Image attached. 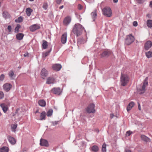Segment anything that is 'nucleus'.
Returning a JSON list of instances; mask_svg holds the SVG:
<instances>
[{
  "mask_svg": "<svg viewBox=\"0 0 152 152\" xmlns=\"http://www.w3.org/2000/svg\"><path fill=\"white\" fill-rule=\"evenodd\" d=\"M94 107L95 105L94 104H90L86 108L87 112L88 113H95V110L94 109Z\"/></svg>",
  "mask_w": 152,
  "mask_h": 152,
  "instance_id": "obj_5",
  "label": "nucleus"
},
{
  "mask_svg": "<svg viewBox=\"0 0 152 152\" xmlns=\"http://www.w3.org/2000/svg\"><path fill=\"white\" fill-rule=\"evenodd\" d=\"M38 104L39 106L44 107L46 105V102L43 99L39 100L38 101Z\"/></svg>",
  "mask_w": 152,
  "mask_h": 152,
  "instance_id": "obj_21",
  "label": "nucleus"
},
{
  "mask_svg": "<svg viewBox=\"0 0 152 152\" xmlns=\"http://www.w3.org/2000/svg\"><path fill=\"white\" fill-rule=\"evenodd\" d=\"M55 80L54 77H49L47 79L46 83L50 84L55 83Z\"/></svg>",
  "mask_w": 152,
  "mask_h": 152,
  "instance_id": "obj_16",
  "label": "nucleus"
},
{
  "mask_svg": "<svg viewBox=\"0 0 152 152\" xmlns=\"http://www.w3.org/2000/svg\"><path fill=\"white\" fill-rule=\"evenodd\" d=\"M67 38V34L66 33H65L62 35L61 37V41L62 44H65L66 43Z\"/></svg>",
  "mask_w": 152,
  "mask_h": 152,
  "instance_id": "obj_13",
  "label": "nucleus"
},
{
  "mask_svg": "<svg viewBox=\"0 0 152 152\" xmlns=\"http://www.w3.org/2000/svg\"><path fill=\"white\" fill-rule=\"evenodd\" d=\"M61 68V65L58 64H54L53 66V69L56 71H58L60 70Z\"/></svg>",
  "mask_w": 152,
  "mask_h": 152,
  "instance_id": "obj_17",
  "label": "nucleus"
},
{
  "mask_svg": "<svg viewBox=\"0 0 152 152\" xmlns=\"http://www.w3.org/2000/svg\"><path fill=\"white\" fill-rule=\"evenodd\" d=\"M83 30L86 31L84 27L81 25L77 23L74 25L72 31L77 37H79L82 34Z\"/></svg>",
  "mask_w": 152,
  "mask_h": 152,
  "instance_id": "obj_1",
  "label": "nucleus"
},
{
  "mask_svg": "<svg viewBox=\"0 0 152 152\" xmlns=\"http://www.w3.org/2000/svg\"><path fill=\"white\" fill-rule=\"evenodd\" d=\"M40 145L41 146L47 147L49 146L48 142L44 139H41L40 140Z\"/></svg>",
  "mask_w": 152,
  "mask_h": 152,
  "instance_id": "obj_8",
  "label": "nucleus"
},
{
  "mask_svg": "<svg viewBox=\"0 0 152 152\" xmlns=\"http://www.w3.org/2000/svg\"><path fill=\"white\" fill-rule=\"evenodd\" d=\"M30 1H34V0H29Z\"/></svg>",
  "mask_w": 152,
  "mask_h": 152,
  "instance_id": "obj_62",
  "label": "nucleus"
},
{
  "mask_svg": "<svg viewBox=\"0 0 152 152\" xmlns=\"http://www.w3.org/2000/svg\"><path fill=\"white\" fill-rule=\"evenodd\" d=\"M102 151L103 152H106V145L105 144H103L102 146Z\"/></svg>",
  "mask_w": 152,
  "mask_h": 152,
  "instance_id": "obj_38",
  "label": "nucleus"
},
{
  "mask_svg": "<svg viewBox=\"0 0 152 152\" xmlns=\"http://www.w3.org/2000/svg\"><path fill=\"white\" fill-rule=\"evenodd\" d=\"M58 121H52L51 123L53 126H55L58 124Z\"/></svg>",
  "mask_w": 152,
  "mask_h": 152,
  "instance_id": "obj_46",
  "label": "nucleus"
},
{
  "mask_svg": "<svg viewBox=\"0 0 152 152\" xmlns=\"http://www.w3.org/2000/svg\"><path fill=\"white\" fill-rule=\"evenodd\" d=\"M148 77H146L145 78V79L144 80L143 84L145 85L146 86L148 85Z\"/></svg>",
  "mask_w": 152,
  "mask_h": 152,
  "instance_id": "obj_41",
  "label": "nucleus"
},
{
  "mask_svg": "<svg viewBox=\"0 0 152 152\" xmlns=\"http://www.w3.org/2000/svg\"><path fill=\"white\" fill-rule=\"evenodd\" d=\"M51 51V49H50V50L49 51L45 52L44 53H42V56L43 57H45L47 56L50 53V52Z\"/></svg>",
  "mask_w": 152,
  "mask_h": 152,
  "instance_id": "obj_31",
  "label": "nucleus"
},
{
  "mask_svg": "<svg viewBox=\"0 0 152 152\" xmlns=\"http://www.w3.org/2000/svg\"><path fill=\"white\" fill-rule=\"evenodd\" d=\"M113 0V1L114 2L117 3V2H118V0Z\"/></svg>",
  "mask_w": 152,
  "mask_h": 152,
  "instance_id": "obj_60",
  "label": "nucleus"
},
{
  "mask_svg": "<svg viewBox=\"0 0 152 152\" xmlns=\"http://www.w3.org/2000/svg\"><path fill=\"white\" fill-rule=\"evenodd\" d=\"M149 6L151 8H152V1L150 2Z\"/></svg>",
  "mask_w": 152,
  "mask_h": 152,
  "instance_id": "obj_53",
  "label": "nucleus"
},
{
  "mask_svg": "<svg viewBox=\"0 0 152 152\" xmlns=\"http://www.w3.org/2000/svg\"><path fill=\"white\" fill-rule=\"evenodd\" d=\"M21 27L20 25L19 24H17L15 28V33H18L19 31V29Z\"/></svg>",
  "mask_w": 152,
  "mask_h": 152,
  "instance_id": "obj_36",
  "label": "nucleus"
},
{
  "mask_svg": "<svg viewBox=\"0 0 152 152\" xmlns=\"http://www.w3.org/2000/svg\"><path fill=\"white\" fill-rule=\"evenodd\" d=\"M111 54V52L110 51L107 50L104 51L101 55L102 57H107L109 56Z\"/></svg>",
  "mask_w": 152,
  "mask_h": 152,
  "instance_id": "obj_18",
  "label": "nucleus"
},
{
  "mask_svg": "<svg viewBox=\"0 0 152 152\" xmlns=\"http://www.w3.org/2000/svg\"><path fill=\"white\" fill-rule=\"evenodd\" d=\"M64 7V6L63 5H62L61 6H60L59 8L60 9H62Z\"/></svg>",
  "mask_w": 152,
  "mask_h": 152,
  "instance_id": "obj_59",
  "label": "nucleus"
},
{
  "mask_svg": "<svg viewBox=\"0 0 152 152\" xmlns=\"http://www.w3.org/2000/svg\"><path fill=\"white\" fill-rule=\"evenodd\" d=\"M4 74H1L0 76V80L3 81L4 78Z\"/></svg>",
  "mask_w": 152,
  "mask_h": 152,
  "instance_id": "obj_44",
  "label": "nucleus"
},
{
  "mask_svg": "<svg viewBox=\"0 0 152 152\" xmlns=\"http://www.w3.org/2000/svg\"><path fill=\"white\" fill-rule=\"evenodd\" d=\"M3 17L5 18H8L10 17L8 13L6 11H4L3 12Z\"/></svg>",
  "mask_w": 152,
  "mask_h": 152,
  "instance_id": "obj_32",
  "label": "nucleus"
},
{
  "mask_svg": "<svg viewBox=\"0 0 152 152\" xmlns=\"http://www.w3.org/2000/svg\"><path fill=\"white\" fill-rule=\"evenodd\" d=\"M0 106L1 107L3 111L5 113L7 110V106L4 103L1 104H0Z\"/></svg>",
  "mask_w": 152,
  "mask_h": 152,
  "instance_id": "obj_22",
  "label": "nucleus"
},
{
  "mask_svg": "<svg viewBox=\"0 0 152 152\" xmlns=\"http://www.w3.org/2000/svg\"><path fill=\"white\" fill-rule=\"evenodd\" d=\"M145 55L146 57L149 58L152 57V52L149 51L145 53Z\"/></svg>",
  "mask_w": 152,
  "mask_h": 152,
  "instance_id": "obj_33",
  "label": "nucleus"
},
{
  "mask_svg": "<svg viewBox=\"0 0 152 152\" xmlns=\"http://www.w3.org/2000/svg\"><path fill=\"white\" fill-rule=\"evenodd\" d=\"M132 133V132L130 131H127L126 132V135L127 136H129Z\"/></svg>",
  "mask_w": 152,
  "mask_h": 152,
  "instance_id": "obj_47",
  "label": "nucleus"
},
{
  "mask_svg": "<svg viewBox=\"0 0 152 152\" xmlns=\"http://www.w3.org/2000/svg\"><path fill=\"white\" fill-rule=\"evenodd\" d=\"M23 20V17L21 16L19 17L17 19L15 20V21L17 23L21 22Z\"/></svg>",
  "mask_w": 152,
  "mask_h": 152,
  "instance_id": "obj_37",
  "label": "nucleus"
},
{
  "mask_svg": "<svg viewBox=\"0 0 152 152\" xmlns=\"http://www.w3.org/2000/svg\"><path fill=\"white\" fill-rule=\"evenodd\" d=\"M140 137L141 139L145 142H151L150 139L144 135H142Z\"/></svg>",
  "mask_w": 152,
  "mask_h": 152,
  "instance_id": "obj_19",
  "label": "nucleus"
},
{
  "mask_svg": "<svg viewBox=\"0 0 152 152\" xmlns=\"http://www.w3.org/2000/svg\"><path fill=\"white\" fill-rule=\"evenodd\" d=\"M24 36V34L22 33H18L16 35V38L19 40L22 39Z\"/></svg>",
  "mask_w": 152,
  "mask_h": 152,
  "instance_id": "obj_25",
  "label": "nucleus"
},
{
  "mask_svg": "<svg viewBox=\"0 0 152 152\" xmlns=\"http://www.w3.org/2000/svg\"><path fill=\"white\" fill-rule=\"evenodd\" d=\"M62 0H56V1L57 4H61Z\"/></svg>",
  "mask_w": 152,
  "mask_h": 152,
  "instance_id": "obj_52",
  "label": "nucleus"
},
{
  "mask_svg": "<svg viewBox=\"0 0 152 152\" xmlns=\"http://www.w3.org/2000/svg\"><path fill=\"white\" fill-rule=\"evenodd\" d=\"M133 25L134 26H137V22L136 21H134L133 22Z\"/></svg>",
  "mask_w": 152,
  "mask_h": 152,
  "instance_id": "obj_50",
  "label": "nucleus"
},
{
  "mask_svg": "<svg viewBox=\"0 0 152 152\" xmlns=\"http://www.w3.org/2000/svg\"><path fill=\"white\" fill-rule=\"evenodd\" d=\"M48 46V42L45 41L43 40L42 44V47L44 49H46Z\"/></svg>",
  "mask_w": 152,
  "mask_h": 152,
  "instance_id": "obj_29",
  "label": "nucleus"
},
{
  "mask_svg": "<svg viewBox=\"0 0 152 152\" xmlns=\"http://www.w3.org/2000/svg\"><path fill=\"white\" fill-rule=\"evenodd\" d=\"M9 151V148L6 146H3L0 148V152H8Z\"/></svg>",
  "mask_w": 152,
  "mask_h": 152,
  "instance_id": "obj_23",
  "label": "nucleus"
},
{
  "mask_svg": "<svg viewBox=\"0 0 152 152\" xmlns=\"http://www.w3.org/2000/svg\"><path fill=\"white\" fill-rule=\"evenodd\" d=\"M86 39V37L85 38L81 37L78 38L77 39V44L80 45L84 44L87 41Z\"/></svg>",
  "mask_w": 152,
  "mask_h": 152,
  "instance_id": "obj_11",
  "label": "nucleus"
},
{
  "mask_svg": "<svg viewBox=\"0 0 152 152\" xmlns=\"http://www.w3.org/2000/svg\"><path fill=\"white\" fill-rule=\"evenodd\" d=\"M120 81L121 84L123 86H125L128 83L129 78L128 76L125 74L122 73L121 76Z\"/></svg>",
  "mask_w": 152,
  "mask_h": 152,
  "instance_id": "obj_2",
  "label": "nucleus"
},
{
  "mask_svg": "<svg viewBox=\"0 0 152 152\" xmlns=\"http://www.w3.org/2000/svg\"><path fill=\"white\" fill-rule=\"evenodd\" d=\"M96 131H97V132H99V130H98V129H97V130H96Z\"/></svg>",
  "mask_w": 152,
  "mask_h": 152,
  "instance_id": "obj_61",
  "label": "nucleus"
},
{
  "mask_svg": "<svg viewBox=\"0 0 152 152\" xmlns=\"http://www.w3.org/2000/svg\"><path fill=\"white\" fill-rule=\"evenodd\" d=\"M7 139L9 142L12 145L15 144L16 142L15 139L12 137L10 136H8L7 137Z\"/></svg>",
  "mask_w": 152,
  "mask_h": 152,
  "instance_id": "obj_15",
  "label": "nucleus"
},
{
  "mask_svg": "<svg viewBox=\"0 0 152 152\" xmlns=\"http://www.w3.org/2000/svg\"><path fill=\"white\" fill-rule=\"evenodd\" d=\"M152 46V42L150 41H148L145 44L144 47L146 50H148Z\"/></svg>",
  "mask_w": 152,
  "mask_h": 152,
  "instance_id": "obj_12",
  "label": "nucleus"
},
{
  "mask_svg": "<svg viewBox=\"0 0 152 152\" xmlns=\"http://www.w3.org/2000/svg\"><path fill=\"white\" fill-rule=\"evenodd\" d=\"M53 113V110L52 109H49L47 112V115L48 116H50Z\"/></svg>",
  "mask_w": 152,
  "mask_h": 152,
  "instance_id": "obj_34",
  "label": "nucleus"
},
{
  "mask_svg": "<svg viewBox=\"0 0 152 152\" xmlns=\"http://www.w3.org/2000/svg\"><path fill=\"white\" fill-rule=\"evenodd\" d=\"M114 116V115L113 114H110V117L111 118H113Z\"/></svg>",
  "mask_w": 152,
  "mask_h": 152,
  "instance_id": "obj_58",
  "label": "nucleus"
},
{
  "mask_svg": "<svg viewBox=\"0 0 152 152\" xmlns=\"http://www.w3.org/2000/svg\"><path fill=\"white\" fill-rule=\"evenodd\" d=\"M147 25L148 28L152 27V20H148L147 21Z\"/></svg>",
  "mask_w": 152,
  "mask_h": 152,
  "instance_id": "obj_30",
  "label": "nucleus"
},
{
  "mask_svg": "<svg viewBox=\"0 0 152 152\" xmlns=\"http://www.w3.org/2000/svg\"><path fill=\"white\" fill-rule=\"evenodd\" d=\"M14 72L12 70H11L10 72H9L8 75L10 77H12L14 75Z\"/></svg>",
  "mask_w": 152,
  "mask_h": 152,
  "instance_id": "obj_43",
  "label": "nucleus"
},
{
  "mask_svg": "<svg viewBox=\"0 0 152 152\" xmlns=\"http://www.w3.org/2000/svg\"><path fill=\"white\" fill-rule=\"evenodd\" d=\"M103 14L108 17H110L112 15V12L110 8L108 7H105L102 10Z\"/></svg>",
  "mask_w": 152,
  "mask_h": 152,
  "instance_id": "obj_3",
  "label": "nucleus"
},
{
  "mask_svg": "<svg viewBox=\"0 0 152 152\" xmlns=\"http://www.w3.org/2000/svg\"><path fill=\"white\" fill-rule=\"evenodd\" d=\"M88 58L85 57L82 60V63L83 64H85L88 62Z\"/></svg>",
  "mask_w": 152,
  "mask_h": 152,
  "instance_id": "obj_35",
  "label": "nucleus"
},
{
  "mask_svg": "<svg viewBox=\"0 0 152 152\" xmlns=\"http://www.w3.org/2000/svg\"><path fill=\"white\" fill-rule=\"evenodd\" d=\"M1 6V2H0V7Z\"/></svg>",
  "mask_w": 152,
  "mask_h": 152,
  "instance_id": "obj_63",
  "label": "nucleus"
},
{
  "mask_svg": "<svg viewBox=\"0 0 152 152\" xmlns=\"http://www.w3.org/2000/svg\"><path fill=\"white\" fill-rule=\"evenodd\" d=\"M83 8L82 6L80 4H79L78 5V8L79 10H81Z\"/></svg>",
  "mask_w": 152,
  "mask_h": 152,
  "instance_id": "obj_49",
  "label": "nucleus"
},
{
  "mask_svg": "<svg viewBox=\"0 0 152 152\" xmlns=\"http://www.w3.org/2000/svg\"><path fill=\"white\" fill-rule=\"evenodd\" d=\"M125 152H132V151L130 150L126 149L125 150Z\"/></svg>",
  "mask_w": 152,
  "mask_h": 152,
  "instance_id": "obj_54",
  "label": "nucleus"
},
{
  "mask_svg": "<svg viewBox=\"0 0 152 152\" xmlns=\"http://www.w3.org/2000/svg\"><path fill=\"white\" fill-rule=\"evenodd\" d=\"M76 15L77 18L78 19L80 17V15H79L76 14Z\"/></svg>",
  "mask_w": 152,
  "mask_h": 152,
  "instance_id": "obj_57",
  "label": "nucleus"
},
{
  "mask_svg": "<svg viewBox=\"0 0 152 152\" xmlns=\"http://www.w3.org/2000/svg\"><path fill=\"white\" fill-rule=\"evenodd\" d=\"M91 149L93 151L96 152L99 150V147L97 145H94L91 147Z\"/></svg>",
  "mask_w": 152,
  "mask_h": 152,
  "instance_id": "obj_28",
  "label": "nucleus"
},
{
  "mask_svg": "<svg viewBox=\"0 0 152 152\" xmlns=\"http://www.w3.org/2000/svg\"><path fill=\"white\" fill-rule=\"evenodd\" d=\"M138 107L139 110H141V107H140V104H139V103L138 104Z\"/></svg>",
  "mask_w": 152,
  "mask_h": 152,
  "instance_id": "obj_56",
  "label": "nucleus"
},
{
  "mask_svg": "<svg viewBox=\"0 0 152 152\" xmlns=\"http://www.w3.org/2000/svg\"><path fill=\"white\" fill-rule=\"evenodd\" d=\"M46 116V113L45 111H43L41 113L40 118V120H45Z\"/></svg>",
  "mask_w": 152,
  "mask_h": 152,
  "instance_id": "obj_27",
  "label": "nucleus"
},
{
  "mask_svg": "<svg viewBox=\"0 0 152 152\" xmlns=\"http://www.w3.org/2000/svg\"><path fill=\"white\" fill-rule=\"evenodd\" d=\"M51 91L54 94L58 95H60L62 92L59 88H53L51 90Z\"/></svg>",
  "mask_w": 152,
  "mask_h": 152,
  "instance_id": "obj_9",
  "label": "nucleus"
},
{
  "mask_svg": "<svg viewBox=\"0 0 152 152\" xmlns=\"http://www.w3.org/2000/svg\"><path fill=\"white\" fill-rule=\"evenodd\" d=\"M135 40L134 36L131 34L127 36L126 39L125 44L127 45H129L133 42Z\"/></svg>",
  "mask_w": 152,
  "mask_h": 152,
  "instance_id": "obj_4",
  "label": "nucleus"
},
{
  "mask_svg": "<svg viewBox=\"0 0 152 152\" xmlns=\"http://www.w3.org/2000/svg\"><path fill=\"white\" fill-rule=\"evenodd\" d=\"M146 86L145 85H144V84L142 86V88L140 89V91H141V94H142L145 92Z\"/></svg>",
  "mask_w": 152,
  "mask_h": 152,
  "instance_id": "obj_40",
  "label": "nucleus"
},
{
  "mask_svg": "<svg viewBox=\"0 0 152 152\" xmlns=\"http://www.w3.org/2000/svg\"><path fill=\"white\" fill-rule=\"evenodd\" d=\"M48 71L45 68H43L41 70V75L43 79H45L48 76Z\"/></svg>",
  "mask_w": 152,
  "mask_h": 152,
  "instance_id": "obj_7",
  "label": "nucleus"
},
{
  "mask_svg": "<svg viewBox=\"0 0 152 152\" xmlns=\"http://www.w3.org/2000/svg\"><path fill=\"white\" fill-rule=\"evenodd\" d=\"M71 18L69 16H67L64 19L63 21V23L64 25L67 26L71 22Z\"/></svg>",
  "mask_w": 152,
  "mask_h": 152,
  "instance_id": "obj_10",
  "label": "nucleus"
},
{
  "mask_svg": "<svg viewBox=\"0 0 152 152\" xmlns=\"http://www.w3.org/2000/svg\"><path fill=\"white\" fill-rule=\"evenodd\" d=\"M17 126L16 124H14L11 125V127L13 132H15V129H16Z\"/></svg>",
  "mask_w": 152,
  "mask_h": 152,
  "instance_id": "obj_39",
  "label": "nucleus"
},
{
  "mask_svg": "<svg viewBox=\"0 0 152 152\" xmlns=\"http://www.w3.org/2000/svg\"><path fill=\"white\" fill-rule=\"evenodd\" d=\"M4 96V94L2 92L0 91V99H2Z\"/></svg>",
  "mask_w": 152,
  "mask_h": 152,
  "instance_id": "obj_45",
  "label": "nucleus"
},
{
  "mask_svg": "<svg viewBox=\"0 0 152 152\" xmlns=\"http://www.w3.org/2000/svg\"><path fill=\"white\" fill-rule=\"evenodd\" d=\"M24 57H27L28 56V53H26L24 54Z\"/></svg>",
  "mask_w": 152,
  "mask_h": 152,
  "instance_id": "obj_55",
  "label": "nucleus"
},
{
  "mask_svg": "<svg viewBox=\"0 0 152 152\" xmlns=\"http://www.w3.org/2000/svg\"><path fill=\"white\" fill-rule=\"evenodd\" d=\"M139 3H141L144 2L145 0H136Z\"/></svg>",
  "mask_w": 152,
  "mask_h": 152,
  "instance_id": "obj_51",
  "label": "nucleus"
},
{
  "mask_svg": "<svg viewBox=\"0 0 152 152\" xmlns=\"http://www.w3.org/2000/svg\"><path fill=\"white\" fill-rule=\"evenodd\" d=\"M91 15L93 19V21H94L97 16L96 10H94V12H92L91 13Z\"/></svg>",
  "mask_w": 152,
  "mask_h": 152,
  "instance_id": "obj_24",
  "label": "nucleus"
},
{
  "mask_svg": "<svg viewBox=\"0 0 152 152\" xmlns=\"http://www.w3.org/2000/svg\"><path fill=\"white\" fill-rule=\"evenodd\" d=\"M7 29L9 31V32H10L11 31L12 26H8L7 27Z\"/></svg>",
  "mask_w": 152,
  "mask_h": 152,
  "instance_id": "obj_48",
  "label": "nucleus"
},
{
  "mask_svg": "<svg viewBox=\"0 0 152 152\" xmlns=\"http://www.w3.org/2000/svg\"><path fill=\"white\" fill-rule=\"evenodd\" d=\"M134 104V103L133 102H131L129 103L126 108L128 112H129L131 110L133 107Z\"/></svg>",
  "mask_w": 152,
  "mask_h": 152,
  "instance_id": "obj_20",
  "label": "nucleus"
},
{
  "mask_svg": "<svg viewBox=\"0 0 152 152\" xmlns=\"http://www.w3.org/2000/svg\"><path fill=\"white\" fill-rule=\"evenodd\" d=\"M12 86V85L10 84L7 83L3 85V88L5 91L7 92H8L10 90Z\"/></svg>",
  "mask_w": 152,
  "mask_h": 152,
  "instance_id": "obj_14",
  "label": "nucleus"
},
{
  "mask_svg": "<svg viewBox=\"0 0 152 152\" xmlns=\"http://www.w3.org/2000/svg\"><path fill=\"white\" fill-rule=\"evenodd\" d=\"M48 4L47 3H44L43 4L42 7L44 8V9H45V10H46L48 8Z\"/></svg>",
  "mask_w": 152,
  "mask_h": 152,
  "instance_id": "obj_42",
  "label": "nucleus"
},
{
  "mask_svg": "<svg viewBox=\"0 0 152 152\" xmlns=\"http://www.w3.org/2000/svg\"><path fill=\"white\" fill-rule=\"evenodd\" d=\"M32 11V10L30 8H27L26 10L27 15L28 16H30Z\"/></svg>",
  "mask_w": 152,
  "mask_h": 152,
  "instance_id": "obj_26",
  "label": "nucleus"
},
{
  "mask_svg": "<svg viewBox=\"0 0 152 152\" xmlns=\"http://www.w3.org/2000/svg\"><path fill=\"white\" fill-rule=\"evenodd\" d=\"M40 28V26L39 24H36L30 26L29 28L31 31L33 32L39 29Z\"/></svg>",
  "mask_w": 152,
  "mask_h": 152,
  "instance_id": "obj_6",
  "label": "nucleus"
}]
</instances>
